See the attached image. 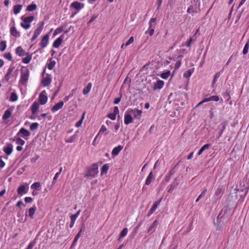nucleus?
<instances>
[{"label": "nucleus", "instance_id": "obj_32", "mask_svg": "<svg viewBox=\"0 0 249 249\" xmlns=\"http://www.w3.org/2000/svg\"><path fill=\"white\" fill-rule=\"evenodd\" d=\"M223 194V191L220 188H217L215 193L214 196L216 197L217 198H219L221 197L222 195Z\"/></svg>", "mask_w": 249, "mask_h": 249}, {"label": "nucleus", "instance_id": "obj_25", "mask_svg": "<svg viewBox=\"0 0 249 249\" xmlns=\"http://www.w3.org/2000/svg\"><path fill=\"white\" fill-rule=\"evenodd\" d=\"M36 208L35 205H34L32 207L29 208L28 210V214L29 217L31 219L34 218V215L36 211Z\"/></svg>", "mask_w": 249, "mask_h": 249}, {"label": "nucleus", "instance_id": "obj_10", "mask_svg": "<svg viewBox=\"0 0 249 249\" xmlns=\"http://www.w3.org/2000/svg\"><path fill=\"white\" fill-rule=\"evenodd\" d=\"M128 112L130 113H132L136 119H140L141 117L142 111L138 109H129Z\"/></svg>", "mask_w": 249, "mask_h": 249}, {"label": "nucleus", "instance_id": "obj_36", "mask_svg": "<svg viewBox=\"0 0 249 249\" xmlns=\"http://www.w3.org/2000/svg\"><path fill=\"white\" fill-rule=\"evenodd\" d=\"M170 73L171 72L170 71L166 70L163 71V72L160 74V76L162 79H166L169 77Z\"/></svg>", "mask_w": 249, "mask_h": 249}, {"label": "nucleus", "instance_id": "obj_12", "mask_svg": "<svg viewBox=\"0 0 249 249\" xmlns=\"http://www.w3.org/2000/svg\"><path fill=\"white\" fill-rule=\"evenodd\" d=\"M49 36L47 34L45 35L41 39L40 42V45L42 48H45L47 47L49 43Z\"/></svg>", "mask_w": 249, "mask_h": 249}, {"label": "nucleus", "instance_id": "obj_64", "mask_svg": "<svg viewBox=\"0 0 249 249\" xmlns=\"http://www.w3.org/2000/svg\"><path fill=\"white\" fill-rule=\"evenodd\" d=\"M25 202L27 203H31L33 201V198L31 197H25L24 198Z\"/></svg>", "mask_w": 249, "mask_h": 249}, {"label": "nucleus", "instance_id": "obj_1", "mask_svg": "<svg viewBox=\"0 0 249 249\" xmlns=\"http://www.w3.org/2000/svg\"><path fill=\"white\" fill-rule=\"evenodd\" d=\"M29 77V71L26 67H22L19 79V83L22 85H26Z\"/></svg>", "mask_w": 249, "mask_h": 249}, {"label": "nucleus", "instance_id": "obj_6", "mask_svg": "<svg viewBox=\"0 0 249 249\" xmlns=\"http://www.w3.org/2000/svg\"><path fill=\"white\" fill-rule=\"evenodd\" d=\"M17 137H22L27 140L30 135V132L24 127L21 128L16 134Z\"/></svg>", "mask_w": 249, "mask_h": 249}, {"label": "nucleus", "instance_id": "obj_29", "mask_svg": "<svg viewBox=\"0 0 249 249\" xmlns=\"http://www.w3.org/2000/svg\"><path fill=\"white\" fill-rule=\"evenodd\" d=\"M175 173V171L173 169H171L168 173L164 177V180L166 182H168L171 178V176H173Z\"/></svg>", "mask_w": 249, "mask_h": 249}, {"label": "nucleus", "instance_id": "obj_21", "mask_svg": "<svg viewBox=\"0 0 249 249\" xmlns=\"http://www.w3.org/2000/svg\"><path fill=\"white\" fill-rule=\"evenodd\" d=\"M84 226H83V227H82L80 230V231H79L78 233L76 235V236H75L74 238V240L72 242V246H75L77 242V241L79 239V238L80 237V235H81V233L82 232H84Z\"/></svg>", "mask_w": 249, "mask_h": 249}, {"label": "nucleus", "instance_id": "obj_3", "mask_svg": "<svg viewBox=\"0 0 249 249\" xmlns=\"http://www.w3.org/2000/svg\"><path fill=\"white\" fill-rule=\"evenodd\" d=\"M21 19L23 21V22L20 23V26L24 29L27 30L31 26V23L34 20V16H29L25 17L22 16Z\"/></svg>", "mask_w": 249, "mask_h": 249}, {"label": "nucleus", "instance_id": "obj_30", "mask_svg": "<svg viewBox=\"0 0 249 249\" xmlns=\"http://www.w3.org/2000/svg\"><path fill=\"white\" fill-rule=\"evenodd\" d=\"M92 84L91 83H89L87 86L83 89V93L84 95L87 94L91 90Z\"/></svg>", "mask_w": 249, "mask_h": 249}, {"label": "nucleus", "instance_id": "obj_18", "mask_svg": "<svg viewBox=\"0 0 249 249\" xmlns=\"http://www.w3.org/2000/svg\"><path fill=\"white\" fill-rule=\"evenodd\" d=\"M123 148V146L119 145L115 147H114L111 152L112 156L113 157H115L117 156L119 153L120 152V151L122 150Z\"/></svg>", "mask_w": 249, "mask_h": 249}, {"label": "nucleus", "instance_id": "obj_24", "mask_svg": "<svg viewBox=\"0 0 249 249\" xmlns=\"http://www.w3.org/2000/svg\"><path fill=\"white\" fill-rule=\"evenodd\" d=\"M16 53L19 56H23L26 54V53L20 46H18L16 48Z\"/></svg>", "mask_w": 249, "mask_h": 249}, {"label": "nucleus", "instance_id": "obj_53", "mask_svg": "<svg viewBox=\"0 0 249 249\" xmlns=\"http://www.w3.org/2000/svg\"><path fill=\"white\" fill-rule=\"evenodd\" d=\"M84 115H85V113H83V115H82V116L81 119L80 120H79V121H78V122L75 124V126L76 127H80V126H81L82 124V123H83V119H84Z\"/></svg>", "mask_w": 249, "mask_h": 249}, {"label": "nucleus", "instance_id": "obj_62", "mask_svg": "<svg viewBox=\"0 0 249 249\" xmlns=\"http://www.w3.org/2000/svg\"><path fill=\"white\" fill-rule=\"evenodd\" d=\"M35 243L34 241L31 242L26 249H33V247L35 246Z\"/></svg>", "mask_w": 249, "mask_h": 249}, {"label": "nucleus", "instance_id": "obj_54", "mask_svg": "<svg viewBox=\"0 0 249 249\" xmlns=\"http://www.w3.org/2000/svg\"><path fill=\"white\" fill-rule=\"evenodd\" d=\"M4 57L8 60L9 61H12V54L10 53H5L4 54Z\"/></svg>", "mask_w": 249, "mask_h": 249}, {"label": "nucleus", "instance_id": "obj_8", "mask_svg": "<svg viewBox=\"0 0 249 249\" xmlns=\"http://www.w3.org/2000/svg\"><path fill=\"white\" fill-rule=\"evenodd\" d=\"M84 6L85 4L84 3L78 2V1H74L70 5V7L76 10L77 12L83 9Z\"/></svg>", "mask_w": 249, "mask_h": 249}, {"label": "nucleus", "instance_id": "obj_45", "mask_svg": "<svg viewBox=\"0 0 249 249\" xmlns=\"http://www.w3.org/2000/svg\"><path fill=\"white\" fill-rule=\"evenodd\" d=\"M107 129L106 127V126L104 125H102L101 126V127L100 129L99 130V131L98 132V135H100V134H103L105 132H106L105 134L106 135V134H107Z\"/></svg>", "mask_w": 249, "mask_h": 249}, {"label": "nucleus", "instance_id": "obj_22", "mask_svg": "<svg viewBox=\"0 0 249 249\" xmlns=\"http://www.w3.org/2000/svg\"><path fill=\"white\" fill-rule=\"evenodd\" d=\"M155 178L153 175L152 172H150L148 176L145 179V184L147 185H150L151 182L154 180Z\"/></svg>", "mask_w": 249, "mask_h": 249}, {"label": "nucleus", "instance_id": "obj_46", "mask_svg": "<svg viewBox=\"0 0 249 249\" xmlns=\"http://www.w3.org/2000/svg\"><path fill=\"white\" fill-rule=\"evenodd\" d=\"M249 41H248L245 45L243 50V53L244 54H246L248 52H249Z\"/></svg>", "mask_w": 249, "mask_h": 249}, {"label": "nucleus", "instance_id": "obj_7", "mask_svg": "<svg viewBox=\"0 0 249 249\" xmlns=\"http://www.w3.org/2000/svg\"><path fill=\"white\" fill-rule=\"evenodd\" d=\"M39 102L41 105H45L48 100L47 93L45 90L42 91L39 95Z\"/></svg>", "mask_w": 249, "mask_h": 249}, {"label": "nucleus", "instance_id": "obj_60", "mask_svg": "<svg viewBox=\"0 0 249 249\" xmlns=\"http://www.w3.org/2000/svg\"><path fill=\"white\" fill-rule=\"evenodd\" d=\"M193 41V39L192 37H190L189 39L187 42H186L185 45L187 47H190L192 44V43Z\"/></svg>", "mask_w": 249, "mask_h": 249}, {"label": "nucleus", "instance_id": "obj_61", "mask_svg": "<svg viewBox=\"0 0 249 249\" xmlns=\"http://www.w3.org/2000/svg\"><path fill=\"white\" fill-rule=\"evenodd\" d=\"M60 175V172H57L53 177V184H54L57 179V178L59 177Z\"/></svg>", "mask_w": 249, "mask_h": 249}, {"label": "nucleus", "instance_id": "obj_39", "mask_svg": "<svg viewBox=\"0 0 249 249\" xmlns=\"http://www.w3.org/2000/svg\"><path fill=\"white\" fill-rule=\"evenodd\" d=\"M32 189H36L37 190H40L41 189V185L39 182H35L32 184L31 186Z\"/></svg>", "mask_w": 249, "mask_h": 249}, {"label": "nucleus", "instance_id": "obj_17", "mask_svg": "<svg viewBox=\"0 0 249 249\" xmlns=\"http://www.w3.org/2000/svg\"><path fill=\"white\" fill-rule=\"evenodd\" d=\"M13 150V145L11 144H7L6 146H4L3 148V151L8 156L12 154Z\"/></svg>", "mask_w": 249, "mask_h": 249}, {"label": "nucleus", "instance_id": "obj_31", "mask_svg": "<svg viewBox=\"0 0 249 249\" xmlns=\"http://www.w3.org/2000/svg\"><path fill=\"white\" fill-rule=\"evenodd\" d=\"M18 99V96L17 94L15 92H13L11 93L10 98L9 99V100L10 102H16Z\"/></svg>", "mask_w": 249, "mask_h": 249}, {"label": "nucleus", "instance_id": "obj_20", "mask_svg": "<svg viewBox=\"0 0 249 249\" xmlns=\"http://www.w3.org/2000/svg\"><path fill=\"white\" fill-rule=\"evenodd\" d=\"M39 107V104L36 102H34L31 107V109L32 114H36L37 110H38Z\"/></svg>", "mask_w": 249, "mask_h": 249}, {"label": "nucleus", "instance_id": "obj_9", "mask_svg": "<svg viewBox=\"0 0 249 249\" xmlns=\"http://www.w3.org/2000/svg\"><path fill=\"white\" fill-rule=\"evenodd\" d=\"M130 114L131 113L128 112V110H127L124 114V123L126 125L129 124L133 121V119Z\"/></svg>", "mask_w": 249, "mask_h": 249}, {"label": "nucleus", "instance_id": "obj_33", "mask_svg": "<svg viewBox=\"0 0 249 249\" xmlns=\"http://www.w3.org/2000/svg\"><path fill=\"white\" fill-rule=\"evenodd\" d=\"M227 124V122H223L220 124V126L222 127V128L219 132L218 138H219L222 135L223 132L224 131V130L226 129Z\"/></svg>", "mask_w": 249, "mask_h": 249}, {"label": "nucleus", "instance_id": "obj_52", "mask_svg": "<svg viewBox=\"0 0 249 249\" xmlns=\"http://www.w3.org/2000/svg\"><path fill=\"white\" fill-rule=\"evenodd\" d=\"M63 27H60L56 28L54 30V33L53 34V36H54L56 35L60 34V33H61L63 31Z\"/></svg>", "mask_w": 249, "mask_h": 249}, {"label": "nucleus", "instance_id": "obj_42", "mask_svg": "<svg viewBox=\"0 0 249 249\" xmlns=\"http://www.w3.org/2000/svg\"><path fill=\"white\" fill-rule=\"evenodd\" d=\"M109 169V166L108 164H104L102 168H101V174L102 175H103L104 174H106Z\"/></svg>", "mask_w": 249, "mask_h": 249}, {"label": "nucleus", "instance_id": "obj_49", "mask_svg": "<svg viewBox=\"0 0 249 249\" xmlns=\"http://www.w3.org/2000/svg\"><path fill=\"white\" fill-rule=\"evenodd\" d=\"M223 72V71L216 72L213 76V83H215L217 81V79L221 75V73Z\"/></svg>", "mask_w": 249, "mask_h": 249}, {"label": "nucleus", "instance_id": "obj_4", "mask_svg": "<svg viewBox=\"0 0 249 249\" xmlns=\"http://www.w3.org/2000/svg\"><path fill=\"white\" fill-rule=\"evenodd\" d=\"M44 25V22L43 21H40L37 24V27L35 30L34 34L32 38H31V41L32 42L34 41L41 34Z\"/></svg>", "mask_w": 249, "mask_h": 249}, {"label": "nucleus", "instance_id": "obj_44", "mask_svg": "<svg viewBox=\"0 0 249 249\" xmlns=\"http://www.w3.org/2000/svg\"><path fill=\"white\" fill-rule=\"evenodd\" d=\"M31 59L32 56L28 55L26 57H24L22 59V62L24 64H28L31 61Z\"/></svg>", "mask_w": 249, "mask_h": 249}, {"label": "nucleus", "instance_id": "obj_47", "mask_svg": "<svg viewBox=\"0 0 249 249\" xmlns=\"http://www.w3.org/2000/svg\"><path fill=\"white\" fill-rule=\"evenodd\" d=\"M207 191V189H204L202 191V192H201V193L200 194V195L197 197V198L196 199V202H198V201H199V200H200V199L202 197H203V196L205 195V194H206V193Z\"/></svg>", "mask_w": 249, "mask_h": 249}, {"label": "nucleus", "instance_id": "obj_11", "mask_svg": "<svg viewBox=\"0 0 249 249\" xmlns=\"http://www.w3.org/2000/svg\"><path fill=\"white\" fill-rule=\"evenodd\" d=\"M64 38V35H62L59 37H58L56 39L54 40L53 44V46L55 48H58L61 45L62 43V41Z\"/></svg>", "mask_w": 249, "mask_h": 249}, {"label": "nucleus", "instance_id": "obj_5", "mask_svg": "<svg viewBox=\"0 0 249 249\" xmlns=\"http://www.w3.org/2000/svg\"><path fill=\"white\" fill-rule=\"evenodd\" d=\"M15 67L13 66H10L7 71V72L5 75L4 77L2 79L1 81L3 83H7L10 78L13 76V71L15 69Z\"/></svg>", "mask_w": 249, "mask_h": 249}, {"label": "nucleus", "instance_id": "obj_26", "mask_svg": "<svg viewBox=\"0 0 249 249\" xmlns=\"http://www.w3.org/2000/svg\"><path fill=\"white\" fill-rule=\"evenodd\" d=\"M22 5L21 4H16L13 7V12L15 15L18 14L22 9Z\"/></svg>", "mask_w": 249, "mask_h": 249}, {"label": "nucleus", "instance_id": "obj_19", "mask_svg": "<svg viewBox=\"0 0 249 249\" xmlns=\"http://www.w3.org/2000/svg\"><path fill=\"white\" fill-rule=\"evenodd\" d=\"M10 34L16 38L19 37L20 36V33L17 31L15 26H12L10 28Z\"/></svg>", "mask_w": 249, "mask_h": 249}, {"label": "nucleus", "instance_id": "obj_35", "mask_svg": "<svg viewBox=\"0 0 249 249\" xmlns=\"http://www.w3.org/2000/svg\"><path fill=\"white\" fill-rule=\"evenodd\" d=\"M210 146L211 144L209 143H207L204 145L199 150L197 155L199 156L205 150L209 149Z\"/></svg>", "mask_w": 249, "mask_h": 249}, {"label": "nucleus", "instance_id": "obj_38", "mask_svg": "<svg viewBox=\"0 0 249 249\" xmlns=\"http://www.w3.org/2000/svg\"><path fill=\"white\" fill-rule=\"evenodd\" d=\"M36 8H37V6H36V4L32 3L31 4L29 5L27 7L26 10L27 11H29V12L33 11L36 10Z\"/></svg>", "mask_w": 249, "mask_h": 249}, {"label": "nucleus", "instance_id": "obj_27", "mask_svg": "<svg viewBox=\"0 0 249 249\" xmlns=\"http://www.w3.org/2000/svg\"><path fill=\"white\" fill-rule=\"evenodd\" d=\"M14 141H15L16 144L22 146L25 142L24 140L21 139L20 137H17V135L14 137Z\"/></svg>", "mask_w": 249, "mask_h": 249}, {"label": "nucleus", "instance_id": "obj_15", "mask_svg": "<svg viewBox=\"0 0 249 249\" xmlns=\"http://www.w3.org/2000/svg\"><path fill=\"white\" fill-rule=\"evenodd\" d=\"M64 104L63 101H60L58 103L55 104L51 108L52 111L53 112H55L61 109L64 106Z\"/></svg>", "mask_w": 249, "mask_h": 249}, {"label": "nucleus", "instance_id": "obj_48", "mask_svg": "<svg viewBox=\"0 0 249 249\" xmlns=\"http://www.w3.org/2000/svg\"><path fill=\"white\" fill-rule=\"evenodd\" d=\"M0 51L1 52H3L5 50L6 48V42L5 41H1L0 43Z\"/></svg>", "mask_w": 249, "mask_h": 249}, {"label": "nucleus", "instance_id": "obj_41", "mask_svg": "<svg viewBox=\"0 0 249 249\" xmlns=\"http://www.w3.org/2000/svg\"><path fill=\"white\" fill-rule=\"evenodd\" d=\"M128 230L127 228H124L120 232L119 239L124 238L127 233Z\"/></svg>", "mask_w": 249, "mask_h": 249}, {"label": "nucleus", "instance_id": "obj_13", "mask_svg": "<svg viewBox=\"0 0 249 249\" xmlns=\"http://www.w3.org/2000/svg\"><path fill=\"white\" fill-rule=\"evenodd\" d=\"M177 178L174 179V181L168 186L167 192L169 193H171L173 192L174 189L176 188L178 184V183L177 181Z\"/></svg>", "mask_w": 249, "mask_h": 249}, {"label": "nucleus", "instance_id": "obj_34", "mask_svg": "<svg viewBox=\"0 0 249 249\" xmlns=\"http://www.w3.org/2000/svg\"><path fill=\"white\" fill-rule=\"evenodd\" d=\"M159 222L157 220H155L153 223L149 227L147 232H150L154 228H155L158 225Z\"/></svg>", "mask_w": 249, "mask_h": 249}, {"label": "nucleus", "instance_id": "obj_58", "mask_svg": "<svg viewBox=\"0 0 249 249\" xmlns=\"http://www.w3.org/2000/svg\"><path fill=\"white\" fill-rule=\"evenodd\" d=\"M107 116L111 120H115L116 118V115L113 113H109Z\"/></svg>", "mask_w": 249, "mask_h": 249}, {"label": "nucleus", "instance_id": "obj_14", "mask_svg": "<svg viewBox=\"0 0 249 249\" xmlns=\"http://www.w3.org/2000/svg\"><path fill=\"white\" fill-rule=\"evenodd\" d=\"M28 188L26 187L24 185H20L17 189V192L20 196H22L23 194L27 193Z\"/></svg>", "mask_w": 249, "mask_h": 249}, {"label": "nucleus", "instance_id": "obj_57", "mask_svg": "<svg viewBox=\"0 0 249 249\" xmlns=\"http://www.w3.org/2000/svg\"><path fill=\"white\" fill-rule=\"evenodd\" d=\"M210 101H213L217 102L219 100V97L217 95H213L210 97Z\"/></svg>", "mask_w": 249, "mask_h": 249}, {"label": "nucleus", "instance_id": "obj_40", "mask_svg": "<svg viewBox=\"0 0 249 249\" xmlns=\"http://www.w3.org/2000/svg\"><path fill=\"white\" fill-rule=\"evenodd\" d=\"M161 199L155 201L154 203V204H153V205L151 207V208H150V209L152 210V211H153L154 212H155L156 210V209H157L158 206L160 205V203L161 202Z\"/></svg>", "mask_w": 249, "mask_h": 249}, {"label": "nucleus", "instance_id": "obj_63", "mask_svg": "<svg viewBox=\"0 0 249 249\" xmlns=\"http://www.w3.org/2000/svg\"><path fill=\"white\" fill-rule=\"evenodd\" d=\"M35 243L34 241L31 242L26 249H33V247L35 246Z\"/></svg>", "mask_w": 249, "mask_h": 249}, {"label": "nucleus", "instance_id": "obj_16", "mask_svg": "<svg viewBox=\"0 0 249 249\" xmlns=\"http://www.w3.org/2000/svg\"><path fill=\"white\" fill-rule=\"evenodd\" d=\"M164 85V81L161 80H159L156 83H155L153 89L155 90L157 89H160L163 87Z\"/></svg>", "mask_w": 249, "mask_h": 249}, {"label": "nucleus", "instance_id": "obj_51", "mask_svg": "<svg viewBox=\"0 0 249 249\" xmlns=\"http://www.w3.org/2000/svg\"><path fill=\"white\" fill-rule=\"evenodd\" d=\"M39 124L37 123H33L30 126V129L31 130H35L37 129Z\"/></svg>", "mask_w": 249, "mask_h": 249}, {"label": "nucleus", "instance_id": "obj_50", "mask_svg": "<svg viewBox=\"0 0 249 249\" xmlns=\"http://www.w3.org/2000/svg\"><path fill=\"white\" fill-rule=\"evenodd\" d=\"M193 72V71L191 69H190L187 71H186L184 74L183 76L185 78H188L191 76V75L192 74Z\"/></svg>", "mask_w": 249, "mask_h": 249}, {"label": "nucleus", "instance_id": "obj_43", "mask_svg": "<svg viewBox=\"0 0 249 249\" xmlns=\"http://www.w3.org/2000/svg\"><path fill=\"white\" fill-rule=\"evenodd\" d=\"M56 62L54 60H52L50 59V62L47 65L48 69L50 70H52L55 66Z\"/></svg>", "mask_w": 249, "mask_h": 249}, {"label": "nucleus", "instance_id": "obj_59", "mask_svg": "<svg viewBox=\"0 0 249 249\" xmlns=\"http://www.w3.org/2000/svg\"><path fill=\"white\" fill-rule=\"evenodd\" d=\"M181 65V60L177 61L175 65V70L178 69L180 68Z\"/></svg>", "mask_w": 249, "mask_h": 249}, {"label": "nucleus", "instance_id": "obj_23", "mask_svg": "<svg viewBox=\"0 0 249 249\" xmlns=\"http://www.w3.org/2000/svg\"><path fill=\"white\" fill-rule=\"evenodd\" d=\"M52 82V78L49 76H47L42 80V84L43 86L46 87L49 86Z\"/></svg>", "mask_w": 249, "mask_h": 249}, {"label": "nucleus", "instance_id": "obj_56", "mask_svg": "<svg viewBox=\"0 0 249 249\" xmlns=\"http://www.w3.org/2000/svg\"><path fill=\"white\" fill-rule=\"evenodd\" d=\"M134 42V37L133 36L130 37L129 39L125 43V46H128Z\"/></svg>", "mask_w": 249, "mask_h": 249}, {"label": "nucleus", "instance_id": "obj_37", "mask_svg": "<svg viewBox=\"0 0 249 249\" xmlns=\"http://www.w3.org/2000/svg\"><path fill=\"white\" fill-rule=\"evenodd\" d=\"M11 115V111L9 109H7L4 111V114L2 116V119L6 120L8 119Z\"/></svg>", "mask_w": 249, "mask_h": 249}, {"label": "nucleus", "instance_id": "obj_2", "mask_svg": "<svg viewBox=\"0 0 249 249\" xmlns=\"http://www.w3.org/2000/svg\"><path fill=\"white\" fill-rule=\"evenodd\" d=\"M99 173L98 166L97 163H93L91 165L88 169V171L85 175V177H91L94 178L96 177Z\"/></svg>", "mask_w": 249, "mask_h": 249}, {"label": "nucleus", "instance_id": "obj_55", "mask_svg": "<svg viewBox=\"0 0 249 249\" xmlns=\"http://www.w3.org/2000/svg\"><path fill=\"white\" fill-rule=\"evenodd\" d=\"M154 33V28H148V30L145 31V34H148L152 36Z\"/></svg>", "mask_w": 249, "mask_h": 249}, {"label": "nucleus", "instance_id": "obj_28", "mask_svg": "<svg viewBox=\"0 0 249 249\" xmlns=\"http://www.w3.org/2000/svg\"><path fill=\"white\" fill-rule=\"evenodd\" d=\"M77 139V135L75 134L73 135L72 136H71L70 137L65 139V142L67 143H72L74 142H75L76 139Z\"/></svg>", "mask_w": 249, "mask_h": 249}]
</instances>
